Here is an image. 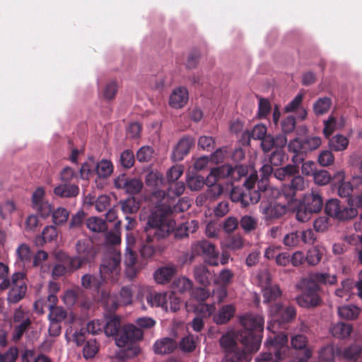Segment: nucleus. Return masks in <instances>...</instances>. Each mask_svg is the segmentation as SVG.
<instances>
[{
	"mask_svg": "<svg viewBox=\"0 0 362 362\" xmlns=\"http://www.w3.org/2000/svg\"><path fill=\"white\" fill-rule=\"evenodd\" d=\"M243 329L235 335L227 333L220 339L226 355L223 362H248L250 354L260 347L264 329V318L259 315L247 314L242 317Z\"/></svg>",
	"mask_w": 362,
	"mask_h": 362,
	"instance_id": "obj_1",
	"label": "nucleus"
},
{
	"mask_svg": "<svg viewBox=\"0 0 362 362\" xmlns=\"http://www.w3.org/2000/svg\"><path fill=\"white\" fill-rule=\"evenodd\" d=\"M171 211V206L164 210H155L148 218L145 228L146 240L140 248V253L143 258L152 257L156 251L155 241L166 238L173 231L174 223L170 221H165V213Z\"/></svg>",
	"mask_w": 362,
	"mask_h": 362,
	"instance_id": "obj_2",
	"label": "nucleus"
},
{
	"mask_svg": "<svg viewBox=\"0 0 362 362\" xmlns=\"http://www.w3.org/2000/svg\"><path fill=\"white\" fill-rule=\"evenodd\" d=\"M120 253L112 252L105 256L100 268V276L86 274L81 278L83 288L98 291L103 281L116 282L120 272Z\"/></svg>",
	"mask_w": 362,
	"mask_h": 362,
	"instance_id": "obj_3",
	"label": "nucleus"
},
{
	"mask_svg": "<svg viewBox=\"0 0 362 362\" xmlns=\"http://www.w3.org/2000/svg\"><path fill=\"white\" fill-rule=\"evenodd\" d=\"M185 185L182 182H173L168 183V192L163 190L156 191L153 193V198L161 199L156 203L155 210H164L168 206L172 207V211L165 213V221H168L167 216L177 211L178 209L183 211L188 209L189 204L187 202H182L180 206L175 204V198L180 197L185 191Z\"/></svg>",
	"mask_w": 362,
	"mask_h": 362,
	"instance_id": "obj_4",
	"label": "nucleus"
},
{
	"mask_svg": "<svg viewBox=\"0 0 362 362\" xmlns=\"http://www.w3.org/2000/svg\"><path fill=\"white\" fill-rule=\"evenodd\" d=\"M288 337L284 333L273 334V337H269L265 346L268 349L267 352L263 353L256 362H278L282 360L288 351L287 346Z\"/></svg>",
	"mask_w": 362,
	"mask_h": 362,
	"instance_id": "obj_5",
	"label": "nucleus"
},
{
	"mask_svg": "<svg viewBox=\"0 0 362 362\" xmlns=\"http://www.w3.org/2000/svg\"><path fill=\"white\" fill-rule=\"evenodd\" d=\"M76 255L69 257V269L74 272L95 260L97 250L89 238L78 240L76 244Z\"/></svg>",
	"mask_w": 362,
	"mask_h": 362,
	"instance_id": "obj_6",
	"label": "nucleus"
},
{
	"mask_svg": "<svg viewBox=\"0 0 362 362\" xmlns=\"http://www.w3.org/2000/svg\"><path fill=\"white\" fill-rule=\"evenodd\" d=\"M9 287L8 301L11 303H18L24 298L27 291L25 273L16 272L12 275L11 281L5 279L0 284L1 290H6Z\"/></svg>",
	"mask_w": 362,
	"mask_h": 362,
	"instance_id": "obj_7",
	"label": "nucleus"
},
{
	"mask_svg": "<svg viewBox=\"0 0 362 362\" xmlns=\"http://www.w3.org/2000/svg\"><path fill=\"white\" fill-rule=\"evenodd\" d=\"M325 211L328 216L339 221L352 219L358 214V211L352 203L348 204L347 206L343 204L337 199H329L325 203Z\"/></svg>",
	"mask_w": 362,
	"mask_h": 362,
	"instance_id": "obj_8",
	"label": "nucleus"
},
{
	"mask_svg": "<svg viewBox=\"0 0 362 362\" xmlns=\"http://www.w3.org/2000/svg\"><path fill=\"white\" fill-rule=\"evenodd\" d=\"M193 256H204L206 264L216 267L219 264V252L212 243L202 240L193 243L191 247Z\"/></svg>",
	"mask_w": 362,
	"mask_h": 362,
	"instance_id": "obj_9",
	"label": "nucleus"
},
{
	"mask_svg": "<svg viewBox=\"0 0 362 362\" xmlns=\"http://www.w3.org/2000/svg\"><path fill=\"white\" fill-rule=\"evenodd\" d=\"M321 144L322 139L320 136L308 135L291 140L288 144V149L290 152L303 155L315 151Z\"/></svg>",
	"mask_w": 362,
	"mask_h": 362,
	"instance_id": "obj_10",
	"label": "nucleus"
},
{
	"mask_svg": "<svg viewBox=\"0 0 362 362\" xmlns=\"http://www.w3.org/2000/svg\"><path fill=\"white\" fill-rule=\"evenodd\" d=\"M13 320L16 324L13 327L12 339L17 341L21 339L24 333L30 327L33 320L28 313L18 308L13 313Z\"/></svg>",
	"mask_w": 362,
	"mask_h": 362,
	"instance_id": "obj_11",
	"label": "nucleus"
},
{
	"mask_svg": "<svg viewBox=\"0 0 362 362\" xmlns=\"http://www.w3.org/2000/svg\"><path fill=\"white\" fill-rule=\"evenodd\" d=\"M321 287L312 286L306 283V286L303 293L296 298L297 303L303 308H310L320 305L322 298L319 295Z\"/></svg>",
	"mask_w": 362,
	"mask_h": 362,
	"instance_id": "obj_12",
	"label": "nucleus"
},
{
	"mask_svg": "<svg viewBox=\"0 0 362 362\" xmlns=\"http://www.w3.org/2000/svg\"><path fill=\"white\" fill-rule=\"evenodd\" d=\"M144 336L143 331L134 325L129 324L122 327L119 336L115 339V343L117 346L124 347L128 344L142 339Z\"/></svg>",
	"mask_w": 362,
	"mask_h": 362,
	"instance_id": "obj_13",
	"label": "nucleus"
},
{
	"mask_svg": "<svg viewBox=\"0 0 362 362\" xmlns=\"http://www.w3.org/2000/svg\"><path fill=\"white\" fill-rule=\"evenodd\" d=\"M230 197L232 202H240L243 206L246 207L251 204L257 203L261 199V193L259 192H253L248 194L241 187H233Z\"/></svg>",
	"mask_w": 362,
	"mask_h": 362,
	"instance_id": "obj_14",
	"label": "nucleus"
},
{
	"mask_svg": "<svg viewBox=\"0 0 362 362\" xmlns=\"http://www.w3.org/2000/svg\"><path fill=\"white\" fill-rule=\"evenodd\" d=\"M32 206L42 218L48 217L52 212V204L45 200V190L42 187L37 188L33 193Z\"/></svg>",
	"mask_w": 362,
	"mask_h": 362,
	"instance_id": "obj_15",
	"label": "nucleus"
},
{
	"mask_svg": "<svg viewBox=\"0 0 362 362\" xmlns=\"http://www.w3.org/2000/svg\"><path fill=\"white\" fill-rule=\"evenodd\" d=\"M344 180L345 174L344 171L336 173L333 177L334 189L337 190V194L340 197L346 198L348 204H351L352 199H354L351 197L354 186L350 182L345 181Z\"/></svg>",
	"mask_w": 362,
	"mask_h": 362,
	"instance_id": "obj_16",
	"label": "nucleus"
},
{
	"mask_svg": "<svg viewBox=\"0 0 362 362\" xmlns=\"http://www.w3.org/2000/svg\"><path fill=\"white\" fill-rule=\"evenodd\" d=\"M270 313L275 321L279 323L288 322L296 317V308L289 305L284 307L281 304L276 303L270 306Z\"/></svg>",
	"mask_w": 362,
	"mask_h": 362,
	"instance_id": "obj_17",
	"label": "nucleus"
},
{
	"mask_svg": "<svg viewBox=\"0 0 362 362\" xmlns=\"http://www.w3.org/2000/svg\"><path fill=\"white\" fill-rule=\"evenodd\" d=\"M260 208L267 220H273L281 218L286 212L285 204H279L276 201L268 202H262Z\"/></svg>",
	"mask_w": 362,
	"mask_h": 362,
	"instance_id": "obj_18",
	"label": "nucleus"
},
{
	"mask_svg": "<svg viewBox=\"0 0 362 362\" xmlns=\"http://www.w3.org/2000/svg\"><path fill=\"white\" fill-rule=\"evenodd\" d=\"M305 281L308 284L318 287L321 285L334 286L337 283V276L329 272H315L310 273Z\"/></svg>",
	"mask_w": 362,
	"mask_h": 362,
	"instance_id": "obj_19",
	"label": "nucleus"
},
{
	"mask_svg": "<svg viewBox=\"0 0 362 362\" xmlns=\"http://www.w3.org/2000/svg\"><path fill=\"white\" fill-rule=\"evenodd\" d=\"M305 187L304 178L296 174L291 177V181L288 184L284 185L282 192L288 201H293L298 192L303 191Z\"/></svg>",
	"mask_w": 362,
	"mask_h": 362,
	"instance_id": "obj_20",
	"label": "nucleus"
},
{
	"mask_svg": "<svg viewBox=\"0 0 362 362\" xmlns=\"http://www.w3.org/2000/svg\"><path fill=\"white\" fill-rule=\"evenodd\" d=\"M195 140L192 136H183L175 147L172 158L175 161L182 160L194 146Z\"/></svg>",
	"mask_w": 362,
	"mask_h": 362,
	"instance_id": "obj_21",
	"label": "nucleus"
},
{
	"mask_svg": "<svg viewBox=\"0 0 362 362\" xmlns=\"http://www.w3.org/2000/svg\"><path fill=\"white\" fill-rule=\"evenodd\" d=\"M308 339L303 334H296L291 338L292 347L296 350L302 351V355L298 356L299 361H308L312 356L311 351L308 348Z\"/></svg>",
	"mask_w": 362,
	"mask_h": 362,
	"instance_id": "obj_22",
	"label": "nucleus"
},
{
	"mask_svg": "<svg viewBox=\"0 0 362 362\" xmlns=\"http://www.w3.org/2000/svg\"><path fill=\"white\" fill-rule=\"evenodd\" d=\"M302 204L312 213L317 214L322 209L323 200L317 192L313 190L304 196Z\"/></svg>",
	"mask_w": 362,
	"mask_h": 362,
	"instance_id": "obj_23",
	"label": "nucleus"
},
{
	"mask_svg": "<svg viewBox=\"0 0 362 362\" xmlns=\"http://www.w3.org/2000/svg\"><path fill=\"white\" fill-rule=\"evenodd\" d=\"M48 300H49L51 303L48 315L49 320L62 323V322L66 319L67 312L62 307L57 306L58 303L57 296H51Z\"/></svg>",
	"mask_w": 362,
	"mask_h": 362,
	"instance_id": "obj_24",
	"label": "nucleus"
},
{
	"mask_svg": "<svg viewBox=\"0 0 362 362\" xmlns=\"http://www.w3.org/2000/svg\"><path fill=\"white\" fill-rule=\"evenodd\" d=\"M265 125L256 124L251 130H247L242 134V140L245 145H250L251 139L261 141L267 134Z\"/></svg>",
	"mask_w": 362,
	"mask_h": 362,
	"instance_id": "obj_25",
	"label": "nucleus"
},
{
	"mask_svg": "<svg viewBox=\"0 0 362 362\" xmlns=\"http://www.w3.org/2000/svg\"><path fill=\"white\" fill-rule=\"evenodd\" d=\"M177 344L175 339L170 337H164L156 340L153 344V351L156 354L165 355L172 353Z\"/></svg>",
	"mask_w": 362,
	"mask_h": 362,
	"instance_id": "obj_26",
	"label": "nucleus"
},
{
	"mask_svg": "<svg viewBox=\"0 0 362 362\" xmlns=\"http://www.w3.org/2000/svg\"><path fill=\"white\" fill-rule=\"evenodd\" d=\"M189 98L187 88L180 87L173 90L170 96L169 104L172 107L181 108L185 106Z\"/></svg>",
	"mask_w": 362,
	"mask_h": 362,
	"instance_id": "obj_27",
	"label": "nucleus"
},
{
	"mask_svg": "<svg viewBox=\"0 0 362 362\" xmlns=\"http://www.w3.org/2000/svg\"><path fill=\"white\" fill-rule=\"evenodd\" d=\"M194 276L199 284L207 286L214 281V272L204 265H198L194 269Z\"/></svg>",
	"mask_w": 362,
	"mask_h": 362,
	"instance_id": "obj_28",
	"label": "nucleus"
},
{
	"mask_svg": "<svg viewBox=\"0 0 362 362\" xmlns=\"http://www.w3.org/2000/svg\"><path fill=\"white\" fill-rule=\"evenodd\" d=\"M122 328L120 317L114 315L107 319L106 322L104 323L103 332L106 336L115 337L116 339L117 336H119Z\"/></svg>",
	"mask_w": 362,
	"mask_h": 362,
	"instance_id": "obj_29",
	"label": "nucleus"
},
{
	"mask_svg": "<svg viewBox=\"0 0 362 362\" xmlns=\"http://www.w3.org/2000/svg\"><path fill=\"white\" fill-rule=\"evenodd\" d=\"M146 300L151 307H160L163 310L168 311V292L149 293Z\"/></svg>",
	"mask_w": 362,
	"mask_h": 362,
	"instance_id": "obj_30",
	"label": "nucleus"
},
{
	"mask_svg": "<svg viewBox=\"0 0 362 362\" xmlns=\"http://www.w3.org/2000/svg\"><path fill=\"white\" fill-rule=\"evenodd\" d=\"M21 361L22 362H52V358L43 353L28 349L21 353Z\"/></svg>",
	"mask_w": 362,
	"mask_h": 362,
	"instance_id": "obj_31",
	"label": "nucleus"
},
{
	"mask_svg": "<svg viewBox=\"0 0 362 362\" xmlns=\"http://www.w3.org/2000/svg\"><path fill=\"white\" fill-rule=\"evenodd\" d=\"M55 195L69 198L76 197L79 193V188L76 185H70L69 183L61 184L54 188Z\"/></svg>",
	"mask_w": 362,
	"mask_h": 362,
	"instance_id": "obj_32",
	"label": "nucleus"
},
{
	"mask_svg": "<svg viewBox=\"0 0 362 362\" xmlns=\"http://www.w3.org/2000/svg\"><path fill=\"white\" fill-rule=\"evenodd\" d=\"M235 308L233 305H225L222 306L218 313L214 316V321L217 325L227 323L235 314Z\"/></svg>",
	"mask_w": 362,
	"mask_h": 362,
	"instance_id": "obj_33",
	"label": "nucleus"
},
{
	"mask_svg": "<svg viewBox=\"0 0 362 362\" xmlns=\"http://www.w3.org/2000/svg\"><path fill=\"white\" fill-rule=\"evenodd\" d=\"M299 173V168L296 165L288 164L285 167L279 168L274 171V177L279 180H290L291 177Z\"/></svg>",
	"mask_w": 362,
	"mask_h": 362,
	"instance_id": "obj_34",
	"label": "nucleus"
},
{
	"mask_svg": "<svg viewBox=\"0 0 362 362\" xmlns=\"http://www.w3.org/2000/svg\"><path fill=\"white\" fill-rule=\"evenodd\" d=\"M225 176L230 177L234 180H238L247 174V167L243 165H235V166H223Z\"/></svg>",
	"mask_w": 362,
	"mask_h": 362,
	"instance_id": "obj_35",
	"label": "nucleus"
},
{
	"mask_svg": "<svg viewBox=\"0 0 362 362\" xmlns=\"http://www.w3.org/2000/svg\"><path fill=\"white\" fill-rule=\"evenodd\" d=\"M352 330L351 325L341 322L334 324L330 328L332 334L339 339H345L349 337Z\"/></svg>",
	"mask_w": 362,
	"mask_h": 362,
	"instance_id": "obj_36",
	"label": "nucleus"
},
{
	"mask_svg": "<svg viewBox=\"0 0 362 362\" xmlns=\"http://www.w3.org/2000/svg\"><path fill=\"white\" fill-rule=\"evenodd\" d=\"M136 253L134 251V248L126 247L124 254V264L127 267V274L130 278L136 276V271L134 267L136 262Z\"/></svg>",
	"mask_w": 362,
	"mask_h": 362,
	"instance_id": "obj_37",
	"label": "nucleus"
},
{
	"mask_svg": "<svg viewBox=\"0 0 362 362\" xmlns=\"http://www.w3.org/2000/svg\"><path fill=\"white\" fill-rule=\"evenodd\" d=\"M95 175L100 178H107L111 175L113 172L114 166L112 163L106 159H103L98 163H95Z\"/></svg>",
	"mask_w": 362,
	"mask_h": 362,
	"instance_id": "obj_38",
	"label": "nucleus"
},
{
	"mask_svg": "<svg viewBox=\"0 0 362 362\" xmlns=\"http://www.w3.org/2000/svg\"><path fill=\"white\" fill-rule=\"evenodd\" d=\"M121 209L125 214H136L140 208V201L134 197H131L119 202Z\"/></svg>",
	"mask_w": 362,
	"mask_h": 362,
	"instance_id": "obj_39",
	"label": "nucleus"
},
{
	"mask_svg": "<svg viewBox=\"0 0 362 362\" xmlns=\"http://www.w3.org/2000/svg\"><path fill=\"white\" fill-rule=\"evenodd\" d=\"M341 350L338 346H334L332 344L327 345L322 348L319 353V357L322 361L327 362H333L334 356L340 355Z\"/></svg>",
	"mask_w": 362,
	"mask_h": 362,
	"instance_id": "obj_40",
	"label": "nucleus"
},
{
	"mask_svg": "<svg viewBox=\"0 0 362 362\" xmlns=\"http://www.w3.org/2000/svg\"><path fill=\"white\" fill-rule=\"evenodd\" d=\"M175 273L173 267H165L158 269L154 274L156 281L160 284L168 283Z\"/></svg>",
	"mask_w": 362,
	"mask_h": 362,
	"instance_id": "obj_41",
	"label": "nucleus"
},
{
	"mask_svg": "<svg viewBox=\"0 0 362 362\" xmlns=\"http://www.w3.org/2000/svg\"><path fill=\"white\" fill-rule=\"evenodd\" d=\"M349 143V139L346 136L341 134H337L329 139V146L332 151H342L346 149Z\"/></svg>",
	"mask_w": 362,
	"mask_h": 362,
	"instance_id": "obj_42",
	"label": "nucleus"
},
{
	"mask_svg": "<svg viewBox=\"0 0 362 362\" xmlns=\"http://www.w3.org/2000/svg\"><path fill=\"white\" fill-rule=\"evenodd\" d=\"M87 228L96 233L105 232L107 229V224L105 221L98 217H90L86 222Z\"/></svg>",
	"mask_w": 362,
	"mask_h": 362,
	"instance_id": "obj_43",
	"label": "nucleus"
},
{
	"mask_svg": "<svg viewBox=\"0 0 362 362\" xmlns=\"http://www.w3.org/2000/svg\"><path fill=\"white\" fill-rule=\"evenodd\" d=\"M360 308L354 305H348L339 307L338 309L339 315L344 319H356L360 313Z\"/></svg>",
	"mask_w": 362,
	"mask_h": 362,
	"instance_id": "obj_44",
	"label": "nucleus"
},
{
	"mask_svg": "<svg viewBox=\"0 0 362 362\" xmlns=\"http://www.w3.org/2000/svg\"><path fill=\"white\" fill-rule=\"evenodd\" d=\"M197 337L189 334L183 337L179 343L180 349L185 353H192L197 346Z\"/></svg>",
	"mask_w": 362,
	"mask_h": 362,
	"instance_id": "obj_45",
	"label": "nucleus"
},
{
	"mask_svg": "<svg viewBox=\"0 0 362 362\" xmlns=\"http://www.w3.org/2000/svg\"><path fill=\"white\" fill-rule=\"evenodd\" d=\"M262 292L263 301L267 303L276 300L281 295V291L276 285L266 286Z\"/></svg>",
	"mask_w": 362,
	"mask_h": 362,
	"instance_id": "obj_46",
	"label": "nucleus"
},
{
	"mask_svg": "<svg viewBox=\"0 0 362 362\" xmlns=\"http://www.w3.org/2000/svg\"><path fill=\"white\" fill-rule=\"evenodd\" d=\"M102 300L105 310L110 313L115 312L119 305H122L116 296L110 295L105 292L102 293Z\"/></svg>",
	"mask_w": 362,
	"mask_h": 362,
	"instance_id": "obj_47",
	"label": "nucleus"
},
{
	"mask_svg": "<svg viewBox=\"0 0 362 362\" xmlns=\"http://www.w3.org/2000/svg\"><path fill=\"white\" fill-rule=\"evenodd\" d=\"M332 105V100L328 97L319 98L313 105V111L315 115H324L329 111Z\"/></svg>",
	"mask_w": 362,
	"mask_h": 362,
	"instance_id": "obj_48",
	"label": "nucleus"
},
{
	"mask_svg": "<svg viewBox=\"0 0 362 362\" xmlns=\"http://www.w3.org/2000/svg\"><path fill=\"white\" fill-rule=\"evenodd\" d=\"M95 163L93 158L83 163L80 169V176L83 180H89L95 174Z\"/></svg>",
	"mask_w": 362,
	"mask_h": 362,
	"instance_id": "obj_49",
	"label": "nucleus"
},
{
	"mask_svg": "<svg viewBox=\"0 0 362 362\" xmlns=\"http://www.w3.org/2000/svg\"><path fill=\"white\" fill-rule=\"evenodd\" d=\"M119 163L125 169L131 168L135 163V156L132 150L127 149L122 151L119 156Z\"/></svg>",
	"mask_w": 362,
	"mask_h": 362,
	"instance_id": "obj_50",
	"label": "nucleus"
},
{
	"mask_svg": "<svg viewBox=\"0 0 362 362\" xmlns=\"http://www.w3.org/2000/svg\"><path fill=\"white\" fill-rule=\"evenodd\" d=\"M173 288L179 293H185L192 288V282L187 278L179 277L173 281Z\"/></svg>",
	"mask_w": 362,
	"mask_h": 362,
	"instance_id": "obj_51",
	"label": "nucleus"
},
{
	"mask_svg": "<svg viewBox=\"0 0 362 362\" xmlns=\"http://www.w3.org/2000/svg\"><path fill=\"white\" fill-rule=\"evenodd\" d=\"M83 294V291L80 288L68 290L64 296V302L67 306H73L75 305L79 297Z\"/></svg>",
	"mask_w": 362,
	"mask_h": 362,
	"instance_id": "obj_52",
	"label": "nucleus"
},
{
	"mask_svg": "<svg viewBox=\"0 0 362 362\" xmlns=\"http://www.w3.org/2000/svg\"><path fill=\"white\" fill-rule=\"evenodd\" d=\"M233 278V272L228 269H224L220 272L217 278L214 277V281L216 284L228 286L231 283Z\"/></svg>",
	"mask_w": 362,
	"mask_h": 362,
	"instance_id": "obj_53",
	"label": "nucleus"
},
{
	"mask_svg": "<svg viewBox=\"0 0 362 362\" xmlns=\"http://www.w3.org/2000/svg\"><path fill=\"white\" fill-rule=\"evenodd\" d=\"M239 224L245 233H250L257 228V220L253 216L245 215L240 218Z\"/></svg>",
	"mask_w": 362,
	"mask_h": 362,
	"instance_id": "obj_54",
	"label": "nucleus"
},
{
	"mask_svg": "<svg viewBox=\"0 0 362 362\" xmlns=\"http://www.w3.org/2000/svg\"><path fill=\"white\" fill-rule=\"evenodd\" d=\"M52 221L56 225H62L66 222L69 212L64 208L59 207L52 212Z\"/></svg>",
	"mask_w": 362,
	"mask_h": 362,
	"instance_id": "obj_55",
	"label": "nucleus"
},
{
	"mask_svg": "<svg viewBox=\"0 0 362 362\" xmlns=\"http://www.w3.org/2000/svg\"><path fill=\"white\" fill-rule=\"evenodd\" d=\"M221 177H226L223 168L221 167L214 168L211 170V173L209 174L206 178L204 179L205 185H206L208 187L216 185H217L216 182L218 178Z\"/></svg>",
	"mask_w": 362,
	"mask_h": 362,
	"instance_id": "obj_56",
	"label": "nucleus"
},
{
	"mask_svg": "<svg viewBox=\"0 0 362 362\" xmlns=\"http://www.w3.org/2000/svg\"><path fill=\"white\" fill-rule=\"evenodd\" d=\"M18 349L11 346L4 352H0V362H16L18 357Z\"/></svg>",
	"mask_w": 362,
	"mask_h": 362,
	"instance_id": "obj_57",
	"label": "nucleus"
},
{
	"mask_svg": "<svg viewBox=\"0 0 362 362\" xmlns=\"http://www.w3.org/2000/svg\"><path fill=\"white\" fill-rule=\"evenodd\" d=\"M287 160V156L284 149L276 148L269 157V162L274 166L281 165Z\"/></svg>",
	"mask_w": 362,
	"mask_h": 362,
	"instance_id": "obj_58",
	"label": "nucleus"
},
{
	"mask_svg": "<svg viewBox=\"0 0 362 362\" xmlns=\"http://www.w3.org/2000/svg\"><path fill=\"white\" fill-rule=\"evenodd\" d=\"M305 257V261L309 265L315 266L321 261L322 253L319 249L314 247L308 251Z\"/></svg>",
	"mask_w": 362,
	"mask_h": 362,
	"instance_id": "obj_59",
	"label": "nucleus"
},
{
	"mask_svg": "<svg viewBox=\"0 0 362 362\" xmlns=\"http://www.w3.org/2000/svg\"><path fill=\"white\" fill-rule=\"evenodd\" d=\"M51 296H55L53 293H49L46 298H41L33 304L34 310L35 313L42 315L45 313V310L47 308L49 310L50 302L49 300Z\"/></svg>",
	"mask_w": 362,
	"mask_h": 362,
	"instance_id": "obj_60",
	"label": "nucleus"
},
{
	"mask_svg": "<svg viewBox=\"0 0 362 362\" xmlns=\"http://www.w3.org/2000/svg\"><path fill=\"white\" fill-rule=\"evenodd\" d=\"M98 351V346L95 340H88L84 345L83 349V356L86 358H91Z\"/></svg>",
	"mask_w": 362,
	"mask_h": 362,
	"instance_id": "obj_61",
	"label": "nucleus"
},
{
	"mask_svg": "<svg viewBox=\"0 0 362 362\" xmlns=\"http://www.w3.org/2000/svg\"><path fill=\"white\" fill-rule=\"evenodd\" d=\"M187 184L191 190H199L205 185L204 177L201 175L189 177L187 180Z\"/></svg>",
	"mask_w": 362,
	"mask_h": 362,
	"instance_id": "obj_62",
	"label": "nucleus"
},
{
	"mask_svg": "<svg viewBox=\"0 0 362 362\" xmlns=\"http://www.w3.org/2000/svg\"><path fill=\"white\" fill-rule=\"evenodd\" d=\"M198 146L204 151H211L215 147V139L210 136H202L198 140Z\"/></svg>",
	"mask_w": 362,
	"mask_h": 362,
	"instance_id": "obj_63",
	"label": "nucleus"
},
{
	"mask_svg": "<svg viewBox=\"0 0 362 362\" xmlns=\"http://www.w3.org/2000/svg\"><path fill=\"white\" fill-rule=\"evenodd\" d=\"M104 329V322L99 320H94L90 321L86 327H85V330L89 334H92L93 335L98 334L103 332Z\"/></svg>",
	"mask_w": 362,
	"mask_h": 362,
	"instance_id": "obj_64",
	"label": "nucleus"
}]
</instances>
